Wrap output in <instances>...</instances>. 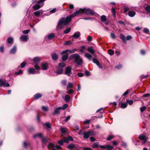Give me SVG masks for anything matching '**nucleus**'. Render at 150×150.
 Instances as JSON below:
<instances>
[{
	"instance_id": "2f4dec72",
	"label": "nucleus",
	"mask_w": 150,
	"mask_h": 150,
	"mask_svg": "<svg viewBox=\"0 0 150 150\" xmlns=\"http://www.w3.org/2000/svg\"><path fill=\"white\" fill-rule=\"evenodd\" d=\"M42 143L45 144L48 141V139L47 137L45 138H43V137H42Z\"/></svg>"
},
{
	"instance_id": "0e129e2a",
	"label": "nucleus",
	"mask_w": 150,
	"mask_h": 150,
	"mask_svg": "<svg viewBox=\"0 0 150 150\" xmlns=\"http://www.w3.org/2000/svg\"><path fill=\"white\" fill-rule=\"evenodd\" d=\"M26 63L24 62H23L21 64V67L22 68H23L25 66V65H26Z\"/></svg>"
},
{
	"instance_id": "f8f14e48",
	"label": "nucleus",
	"mask_w": 150,
	"mask_h": 150,
	"mask_svg": "<svg viewBox=\"0 0 150 150\" xmlns=\"http://www.w3.org/2000/svg\"><path fill=\"white\" fill-rule=\"evenodd\" d=\"M81 35V33L77 31L74 33L73 35L72 36V37H74L75 38L77 39Z\"/></svg>"
},
{
	"instance_id": "72a5a7b5",
	"label": "nucleus",
	"mask_w": 150,
	"mask_h": 150,
	"mask_svg": "<svg viewBox=\"0 0 150 150\" xmlns=\"http://www.w3.org/2000/svg\"><path fill=\"white\" fill-rule=\"evenodd\" d=\"M93 62L97 65H99V62L98 59L96 58H93L92 59Z\"/></svg>"
},
{
	"instance_id": "052dcab7",
	"label": "nucleus",
	"mask_w": 150,
	"mask_h": 150,
	"mask_svg": "<svg viewBox=\"0 0 150 150\" xmlns=\"http://www.w3.org/2000/svg\"><path fill=\"white\" fill-rule=\"evenodd\" d=\"M111 38L113 39H115V34L113 33H111Z\"/></svg>"
},
{
	"instance_id": "13d9d810",
	"label": "nucleus",
	"mask_w": 150,
	"mask_h": 150,
	"mask_svg": "<svg viewBox=\"0 0 150 150\" xmlns=\"http://www.w3.org/2000/svg\"><path fill=\"white\" fill-rule=\"evenodd\" d=\"M143 31L145 33L147 34H149V30L146 28H144Z\"/></svg>"
},
{
	"instance_id": "9d476101",
	"label": "nucleus",
	"mask_w": 150,
	"mask_h": 150,
	"mask_svg": "<svg viewBox=\"0 0 150 150\" xmlns=\"http://www.w3.org/2000/svg\"><path fill=\"white\" fill-rule=\"evenodd\" d=\"M52 59L54 61H57L59 58V55L56 53H54L51 55Z\"/></svg>"
},
{
	"instance_id": "412c9836",
	"label": "nucleus",
	"mask_w": 150,
	"mask_h": 150,
	"mask_svg": "<svg viewBox=\"0 0 150 150\" xmlns=\"http://www.w3.org/2000/svg\"><path fill=\"white\" fill-rule=\"evenodd\" d=\"M55 37V34L53 33H51L47 36V38L49 40H52Z\"/></svg>"
},
{
	"instance_id": "a18cd8bd",
	"label": "nucleus",
	"mask_w": 150,
	"mask_h": 150,
	"mask_svg": "<svg viewBox=\"0 0 150 150\" xmlns=\"http://www.w3.org/2000/svg\"><path fill=\"white\" fill-rule=\"evenodd\" d=\"M114 137V136L111 135L109 136L106 139L107 141H110Z\"/></svg>"
},
{
	"instance_id": "20e7f679",
	"label": "nucleus",
	"mask_w": 150,
	"mask_h": 150,
	"mask_svg": "<svg viewBox=\"0 0 150 150\" xmlns=\"http://www.w3.org/2000/svg\"><path fill=\"white\" fill-rule=\"evenodd\" d=\"M72 68L70 66L67 67L65 69V74L68 76H70L71 74Z\"/></svg>"
},
{
	"instance_id": "b1692460",
	"label": "nucleus",
	"mask_w": 150,
	"mask_h": 150,
	"mask_svg": "<svg viewBox=\"0 0 150 150\" xmlns=\"http://www.w3.org/2000/svg\"><path fill=\"white\" fill-rule=\"evenodd\" d=\"M147 138V137L146 136L144 135L143 134L140 135L138 137V138L142 140H143Z\"/></svg>"
},
{
	"instance_id": "3c124183",
	"label": "nucleus",
	"mask_w": 150,
	"mask_h": 150,
	"mask_svg": "<svg viewBox=\"0 0 150 150\" xmlns=\"http://www.w3.org/2000/svg\"><path fill=\"white\" fill-rule=\"evenodd\" d=\"M146 108V107L145 106H144L142 107H140V110L141 112H143Z\"/></svg>"
},
{
	"instance_id": "4be33fe9",
	"label": "nucleus",
	"mask_w": 150,
	"mask_h": 150,
	"mask_svg": "<svg viewBox=\"0 0 150 150\" xmlns=\"http://www.w3.org/2000/svg\"><path fill=\"white\" fill-rule=\"evenodd\" d=\"M68 53L70 54L72 53L71 50L67 49L63 51L61 53V54L63 55L64 54H67Z\"/></svg>"
},
{
	"instance_id": "e2e57ef3",
	"label": "nucleus",
	"mask_w": 150,
	"mask_h": 150,
	"mask_svg": "<svg viewBox=\"0 0 150 150\" xmlns=\"http://www.w3.org/2000/svg\"><path fill=\"white\" fill-rule=\"evenodd\" d=\"M30 30H27L23 31V33L25 34H27L30 32Z\"/></svg>"
},
{
	"instance_id": "bb28decb",
	"label": "nucleus",
	"mask_w": 150,
	"mask_h": 150,
	"mask_svg": "<svg viewBox=\"0 0 150 150\" xmlns=\"http://www.w3.org/2000/svg\"><path fill=\"white\" fill-rule=\"evenodd\" d=\"M28 38L27 36L26 35H22L20 37V39L24 41L27 40Z\"/></svg>"
},
{
	"instance_id": "a19ab883",
	"label": "nucleus",
	"mask_w": 150,
	"mask_h": 150,
	"mask_svg": "<svg viewBox=\"0 0 150 150\" xmlns=\"http://www.w3.org/2000/svg\"><path fill=\"white\" fill-rule=\"evenodd\" d=\"M99 146L98 145V143L97 142H96L94 143L92 145V147L93 148H97Z\"/></svg>"
},
{
	"instance_id": "9b49d317",
	"label": "nucleus",
	"mask_w": 150,
	"mask_h": 150,
	"mask_svg": "<svg viewBox=\"0 0 150 150\" xmlns=\"http://www.w3.org/2000/svg\"><path fill=\"white\" fill-rule=\"evenodd\" d=\"M41 66L44 70H46L48 69V65L47 62L42 63Z\"/></svg>"
},
{
	"instance_id": "c03bdc74",
	"label": "nucleus",
	"mask_w": 150,
	"mask_h": 150,
	"mask_svg": "<svg viewBox=\"0 0 150 150\" xmlns=\"http://www.w3.org/2000/svg\"><path fill=\"white\" fill-rule=\"evenodd\" d=\"M108 54L110 55H112L114 54V51L111 49L108 50Z\"/></svg>"
},
{
	"instance_id": "f704fd0d",
	"label": "nucleus",
	"mask_w": 150,
	"mask_h": 150,
	"mask_svg": "<svg viewBox=\"0 0 150 150\" xmlns=\"http://www.w3.org/2000/svg\"><path fill=\"white\" fill-rule=\"evenodd\" d=\"M28 73L30 74H33L35 72V69L33 68H31L29 69Z\"/></svg>"
},
{
	"instance_id": "a878e982",
	"label": "nucleus",
	"mask_w": 150,
	"mask_h": 150,
	"mask_svg": "<svg viewBox=\"0 0 150 150\" xmlns=\"http://www.w3.org/2000/svg\"><path fill=\"white\" fill-rule=\"evenodd\" d=\"M63 69L61 67H58L57 69L56 73L57 74H61L63 72Z\"/></svg>"
},
{
	"instance_id": "f257e3e1",
	"label": "nucleus",
	"mask_w": 150,
	"mask_h": 150,
	"mask_svg": "<svg viewBox=\"0 0 150 150\" xmlns=\"http://www.w3.org/2000/svg\"><path fill=\"white\" fill-rule=\"evenodd\" d=\"M72 18H73V17L71 14L66 17V18H62L59 20L57 27H58L59 29H61L62 28V26H58L61 25L63 23H64V25H67L69 24L71 21V19Z\"/></svg>"
},
{
	"instance_id": "49530a36",
	"label": "nucleus",
	"mask_w": 150,
	"mask_h": 150,
	"mask_svg": "<svg viewBox=\"0 0 150 150\" xmlns=\"http://www.w3.org/2000/svg\"><path fill=\"white\" fill-rule=\"evenodd\" d=\"M72 44V42L70 41H66L64 43V45H69Z\"/></svg>"
},
{
	"instance_id": "680f3d73",
	"label": "nucleus",
	"mask_w": 150,
	"mask_h": 150,
	"mask_svg": "<svg viewBox=\"0 0 150 150\" xmlns=\"http://www.w3.org/2000/svg\"><path fill=\"white\" fill-rule=\"evenodd\" d=\"M85 74L86 75V76H89L90 75V73L87 70H86L85 71Z\"/></svg>"
},
{
	"instance_id": "de8ad7c7",
	"label": "nucleus",
	"mask_w": 150,
	"mask_h": 150,
	"mask_svg": "<svg viewBox=\"0 0 150 150\" xmlns=\"http://www.w3.org/2000/svg\"><path fill=\"white\" fill-rule=\"evenodd\" d=\"M68 107V105L67 104H65L63 105V107H61V109H62L63 110H64L65 109L67 108Z\"/></svg>"
},
{
	"instance_id": "f3484780",
	"label": "nucleus",
	"mask_w": 150,
	"mask_h": 150,
	"mask_svg": "<svg viewBox=\"0 0 150 150\" xmlns=\"http://www.w3.org/2000/svg\"><path fill=\"white\" fill-rule=\"evenodd\" d=\"M136 14V12L134 11H129L128 12V15L131 17H133Z\"/></svg>"
},
{
	"instance_id": "5701e85b",
	"label": "nucleus",
	"mask_w": 150,
	"mask_h": 150,
	"mask_svg": "<svg viewBox=\"0 0 150 150\" xmlns=\"http://www.w3.org/2000/svg\"><path fill=\"white\" fill-rule=\"evenodd\" d=\"M75 147V145L73 144H69L67 146V148L69 149L72 150V149H74Z\"/></svg>"
},
{
	"instance_id": "774afa93",
	"label": "nucleus",
	"mask_w": 150,
	"mask_h": 150,
	"mask_svg": "<svg viewBox=\"0 0 150 150\" xmlns=\"http://www.w3.org/2000/svg\"><path fill=\"white\" fill-rule=\"evenodd\" d=\"M29 144L27 143L26 142H23V146L25 148H27V146H28Z\"/></svg>"
},
{
	"instance_id": "393cba45",
	"label": "nucleus",
	"mask_w": 150,
	"mask_h": 150,
	"mask_svg": "<svg viewBox=\"0 0 150 150\" xmlns=\"http://www.w3.org/2000/svg\"><path fill=\"white\" fill-rule=\"evenodd\" d=\"M37 137H38L40 139L42 138V137H43L42 134L41 133H39L35 134L33 136V138H35Z\"/></svg>"
},
{
	"instance_id": "4d7b16f0",
	"label": "nucleus",
	"mask_w": 150,
	"mask_h": 150,
	"mask_svg": "<svg viewBox=\"0 0 150 150\" xmlns=\"http://www.w3.org/2000/svg\"><path fill=\"white\" fill-rule=\"evenodd\" d=\"M58 10L56 8H54L53 9L51 10L50 12L51 13H55L56 11H57Z\"/></svg>"
},
{
	"instance_id": "58836bf2",
	"label": "nucleus",
	"mask_w": 150,
	"mask_h": 150,
	"mask_svg": "<svg viewBox=\"0 0 150 150\" xmlns=\"http://www.w3.org/2000/svg\"><path fill=\"white\" fill-rule=\"evenodd\" d=\"M71 28L70 27H69L63 31V33L65 34H67L69 33L71 31Z\"/></svg>"
},
{
	"instance_id": "ddd939ff",
	"label": "nucleus",
	"mask_w": 150,
	"mask_h": 150,
	"mask_svg": "<svg viewBox=\"0 0 150 150\" xmlns=\"http://www.w3.org/2000/svg\"><path fill=\"white\" fill-rule=\"evenodd\" d=\"M120 38L122 40L123 42L125 44L127 43V40L126 37L124 35L122 34H120Z\"/></svg>"
},
{
	"instance_id": "bf43d9fd",
	"label": "nucleus",
	"mask_w": 150,
	"mask_h": 150,
	"mask_svg": "<svg viewBox=\"0 0 150 150\" xmlns=\"http://www.w3.org/2000/svg\"><path fill=\"white\" fill-rule=\"evenodd\" d=\"M87 41L89 42H90L93 40V38L92 37L90 36H88L87 38Z\"/></svg>"
},
{
	"instance_id": "5fc2aeb1",
	"label": "nucleus",
	"mask_w": 150,
	"mask_h": 150,
	"mask_svg": "<svg viewBox=\"0 0 150 150\" xmlns=\"http://www.w3.org/2000/svg\"><path fill=\"white\" fill-rule=\"evenodd\" d=\"M42 109L43 111L46 112L48 110V108L47 107H45L44 106H42Z\"/></svg>"
},
{
	"instance_id": "c756f323",
	"label": "nucleus",
	"mask_w": 150,
	"mask_h": 150,
	"mask_svg": "<svg viewBox=\"0 0 150 150\" xmlns=\"http://www.w3.org/2000/svg\"><path fill=\"white\" fill-rule=\"evenodd\" d=\"M64 100L67 102H69L70 100V97L68 95H66L65 96Z\"/></svg>"
},
{
	"instance_id": "6e6d98bb",
	"label": "nucleus",
	"mask_w": 150,
	"mask_h": 150,
	"mask_svg": "<svg viewBox=\"0 0 150 150\" xmlns=\"http://www.w3.org/2000/svg\"><path fill=\"white\" fill-rule=\"evenodd\" d=\"M64 141L63 140L61 139L59 140L57 142L60 145H62L63 144Z\"/></svg>"
},
{
	"instance_id": "4468645a",
	"label": "nucleus",
	"mask_w": 150,
	"mask_h": 150,
	"mask_svg": "<svg viewBox=\"0 0 150 150\" xmlns=\"http://www.w3.org/2000/svg\"><path fill=\"white\" fill-rule=\"evenodd\" d=\"M61 109V107L57 108L55 109L54 112L52 113V114L53 115H55L59 114L60 113L59 111Z\"/></svg>"
},
{
	"instance_id": "39448f33",
	"label": "nucleus",
	"mask_w": 150,
	"mask_h": 150,
	"mask_svg": "<svg viewBox=\"0 0 150 150\" xmlns=\"http://www.w3.org/2000/svg\"><path fill=\"white\" fill-rule=\"evenodd\" d=\"M63 140L64 142L68 143L70 141H73L74 139L71 136H69L68 137H64Z\"/></svg>"
},
{
	"instance_id": "473e14b6",
	"label": "nucleus",
	"mask_w": 150,
	"mask_h": 150,
	"mask_svg": "<svg viewBox=\"0 0 150 150\" xmlns=\"http://www.w3.org/2000/svg\"><path fill=\"white\" fill-rule=\"evenodd\" d=\"M40 11H38L34 12L33 14V16L34 17V15L36 16L37 17H38L40 16Z\"/></svg>"
},
{
	"instance_id": "09e8293b",
	"label": "nucleus",
	"mask_w": 150,
	"mask_h": 150,
	"mask_svg": "<svg viewBox=\"0 0 150 150\" xmlns=\"http://www.w3.org/2000/svg\"><path fill=\"white\" fill-rule=\"evenodd\" d=\"M13 40L12 38H9L7 39V42L8 43L11 44L13 42Z\"/></svg>"
},
{
	"instance_id": "0eeeda50",
	"label": "nucleus",
	"mask_w": 150,
	"mask_h": 150,
	"mask_svg": "<svg viewBox=\"0 0 150 150\" xmlns=\"http://www.w3.org/2000/svg\"><path fill=\"white\" fill-rule=\"evenodd\" d=\"M3 86L7 87L9 86L10 85L8 82H6L3 80H1V81L0 82V87H2Z\"/></svg>"
},
{
	"instance_id": "864d4df0",
	"label": "nucleus",
	"mask_w": 150,
	"mask_h": 150,
	"mask_svg": "<svg viewBox=\"0 0 150 150\" xmlns=\"http://www.w3.org/2000/svg\"><path fill=\"white\" fill-rule=\"evenodd\" d=\"M123 9L125 13H126L129 10V8L126 6H125Z\"/></svg>"
},
{
	"instance_id": "2eb2a0df",
	"label": "nucleus",
	"mask_w": 150,
	"mask_h": 150,
	"mask_svg": "<svg viewBox=\"0 0 150 150\" xmlns=\"http://www.w3.org/2000/svg\"><path fill=\"white\" fill-rule=\"evenodd\" d=\"M40 58L39 57H34L33 60V62L35 64H38L40 61Z\"/></svg>"
},
{
	"instance_id": "69168bd1",
	"label": "nucleus",
	"mask_w": 150,
	"mask_h": 150,
	"mask_svg": "<svg viewBox=\"0 0 150 150\" xmlns=\"http://www.w3.org/2000/svg\"><path fill=\"white\" fill-rule=\"evenodd\" d=\"M49 146L51 147L52 149L53 148H54V144L52 143H50L49 144V146H48V148H49Z\"/></svg>"
},
{
	"instance_id": "e433bc0d",
	"label": "nucleus",
	"mask_w": 150,
	"mask_h": 150,
	"mask_svg": "<svg viewBox=\"0 0 150 150\" xmlns=\"http://www.w3.org/2000/svg\"><path fill=\"white\" fill-rule=\"evenodd\" d=\"M73 83H71L69 82L68 83L67 86V89L68 90L69 88H73Z\"/></svg>"
},
{
	"instance_id": "7ed1b4c3",
	"label": "nucleus",
	"mask_w": 150,
	"mask_h": 150,
	"mask_svg": "<svg viewBox=\"0 0 150 150\" xmlns=\"http://www.w3.org/2000/svg\"><path fill=\"white\" fill-rule=\"evenodd\" d=\"M81 13H85L87 15H94L95 14V12L91 10L90 8L86 9L84 8L82 9V10L81 11Z\"/></svg>"
},
{
	"instance_id": "7c9ffc66",
	"label": "nucleus",
	"mask_w": 150,
	"mask_h": 150,
	"mask_svg": "<svg viewBox=\"0 0 150 150\" xmlns=\"http://www.w3.org/2000/svg\"><path fill=\"white\" fill-rule=\"evenodd\" d=\"M85 56L88 58L89 60H91L92 58V56L90 54L86 53L84 54Z\"/></svg>"
},
{
	"instance_id": "6e6552de",
	"label": "nucleus",
	"mask_w": 150,
	"mask_h": 150,
	"mask_svg": "<svg viewBox=\"0 0 150 150\" xmlns=\"http://www.w3.org/2000/svg\"><path fill=\"white\" fill-rule=\"evenodd\" d=\"M82 10V9L80 8L79 10H76V11L74 12L71 15L73 17L74 16H76L77 15H78L80 13L82 14L83 13H81V12Z\"/></svg>"
},
{
	"instance_id": "338daca9",
	"label": "nucleus",
	"mask_w": 150,
	"mask_h": 150,
	"mask_svg": "<svg viewBox=\"0 0 150 150\" xmlns=\"http://www.w3.org/2000/svg\"><path fill=\"white\" fill-rule=\"evenodd\" d=\"M118 23H120V24L121 25H125V23L123 21H118Z\"/></svg>"
},
{
	"instance_id": "dca6fc26",
	"label": "nucleus",
	"mask_w": 150,
	"mask_h": 150,
	"mask_svg": "<svg viewBox=\"0 0 150 150\" xmlns=\"http://www.w3.org/2000/svg\"><path fill=\"white\" fill-rule=\"evenodd\" d=\"M64 55L63 54V55L62 57V60L63 61H66L67 60L68 58V53L64 54Z\"/></svg>"
},
{
	"instance_id": "4c0bfd02",
	"label": "nucleus",
	"mask_w": 150,
	"mask_h": 150,
	"mask_svg": "<svg viewBox=\"0 0 150 150\" xmlns=\"http://www.w3.org/2000/svg\"><path fill=\"white\" fill-rule=\"evenodd\" d=\"M101 19L103 22H105L106 20V18L105 15H103L101 16Z\"/></svg>"
},
{
	"instance_id": "c85d7f7f",
	"label": "nucleus",
	"mask_w": 150,
	"mask_h": 150,
	"mask_svg": "<svg viewBox=\"0 0 150 150\" xmlns=\"http://www.w3.org/2000/svg\"><path fill=\"white\" fill-rule=\"evenodd\" d=\"M58 65L59 67H61L62 69H63L65 66L66 64L64 62H62L59 63Z\"/></svg>"
},
{
	"instance_id": "ea45409f",
	"label": "nucleus",
	"mask_w": 150,
	"mask_h": 150,
	"mask_svg": "<svg viewBox=\"0 0 150 150\" xmlns=\"http://www.w3.org/2000/svg\"><path fill=\"white\" fill-rule=\"evenodd\" d=\"M111 12L113 14V16L114 17H115L116 16V10L113 7H112Z\"/></svg>"
},
{
	"instance_id": "aec40b11",
	"label": "nucleus",
	"mask_w": 150,
	"mask_h": 150,
	"mask_svg": "<svg viewBox=\"0 0 150 150\" xmlns=\"http://www.w3.org/2000/svg\"><path fill=\"white\" fill-rule=\"evenodd\" d=\"M42 96V94L40 93H37L34 96V98L35 99H37L41 98Z\"/></svg>"
},
{
	"instance_id": "423d86ee",
	"label": "nucleus",
	"mask_w": 150,
	"mask_h": 150,
	"mask_svg": "<svg viewBox=\"0 0 150 150\" xmlns=\"http://www.w3.org/2000/svg\"><path fill=\"white\" fill-rule=\"evenodd\" d=\"M100 148L103 149H107V150H112L113 148V147L112 146L109 145H101L99 146Z\"/></svg>"
},
{
	"instance_id": "603ef678",
	"label": "nucleus",
	"mask_w": 150,
	"mask_h": 150,
	"mask_svg": "<svg viewBox=\"0 0 150 150\" xmlns=\"http://www.w3.org/2000/svg\"><path fill=\"white\" fill-rule=\"evenodd\" d=\"M60 130L61 132L64 134H65L67 132V131L65 128L62 127L61 128Z\"/></svg>"
},
{
	"instance_id": "c9c22d12",
	"label": "nucleus",
	"mask_w": 150,
	"mask_h": 150,
	"mask_svg": "<svg viewBox=\"0 0 150 150\" xmlns=\"http://www.w3.org/2000/svg\"><path fill=\"white\" fill-rule=\"evenodd\" d=\"M121 107L122 108H125L127 106V103H121Z\"/></svg>"
},
{
	"instance_id": "f03ea898",
	"label": "nucleus",
	"mask_w": 150,
	"mask_h": 150,
	"mask_svg": "<svg viewBox=\"0 0 150 150\" xmlns=\"http://www.w3.org/2000/svg\"><path fill=\"white\" fill-rule=\"evenodd\" d=\"M74 59V61L78 65H80L83 63V60L80 57V55L77 54H71L69 57V59Z\"/></svg>"
},
{
	"instance_id": "6ab92c4d",
	"label": "nucleus",
	"mask_w": 150,
	"mask_h": 150,
	"mask_svg": "<svg viewBox=\"0 0 150 150\" xmlns=\"http://www.w3.org/2000/svg\"><path fill=\"white\" fill-rule=\"evenodd\" d=\"M16 47L15 46H13V47L10 51V53L14 54L16 52Z\"/></svg>"
},
{
	"instance_id": "cd10ccee",
	"label": "nucleus",
	"mask_w": 150,
	"mask_h": 150,
	"mask_svg": "<svg viewBox=\"0 0 150 150\" xmlns=\"http://www.w3.org/2000/svg\"><path fill=\"white\" fill-rule=\"evenodd\" d=\"M41 7V6L40 5L38 4H36L35 6H33V9L34 10H36L39 9Z\"/></svg>"
},
{
	"instance_id": "37998d69",
	"label": "nucleus",
	"mask_w": 150,
	"mask_h": 150,
	"mask_svg": "<svg viewBox=\"0 0 150 150\" xmlns=\"http://www.w3.org/2000/svg\"><path fill=\"white\" fill-rule=\"evenodd\" d=\"M145 10L148 12H150V5H147L144 7Z\"/></svg>"
},
{
	"instance_id": "8fccbe9b",
	"label": "nucleus",
	"mask_w": 150,
	"mask_h": 150,
	"mask_svg": "<svg viewBox=\"0 0 150 150\" xmlns=\"http://www.w3.org/2000/svg\"><path fill=\"white\" fill-rule=\"evenodd\" d=\"M126 102L127 103H128L130 105H131L133 103V100H127Z\"/></svg>"
},
{
	"instance_id": "79ce46f5",
	"label": "nucleus",
	"mask_w": 150,
	"mask_h": 150,
	"mask_svg": "<svg viewBox=\"0 0 150 150\" xmlns=\"http://www.w3.org/2000/svg\"><path fill=\"white\" fill-rule=\"evenodd\" d=\"M86 48V47L85 46H82L81 47V49L80 50L79 52L82 53H84V50Z\"/></svg>"
},
{
	"instance_id": "a211bd4d",
	"label": "nucleus",
	"mask_w": 150,
	"mask_h": 150,
	"mask_svg": "<svg viewBox=\"0 0 150 150\" xmlns=\"http://www.w3.org/2000/svg\"><path fill=\"white\" fill-rule=\"evenodd\" d=\"M93 47L92 46H91L87 48V50L92 54H93L95 52V51L93 49Z\"/></svg>"
},
{
	"instance_id": "1a4fd4ad",
	"label": "nucleus",
	"mask_w": 150,
	"mask_h": 150,
	"mask_svg": "<svg viewBox=\"0 0 150 150\" xmlns=\"http://www.w3.org/2000/svg\"><path fill=\"white\" fill-rule=\"evenodd\" d=\"M91 132V131H89L87 133L85 132H84L82 134V135H83V138L84 139L88 138L90 136V134Z\"/></svg>"
}]
</instances>
